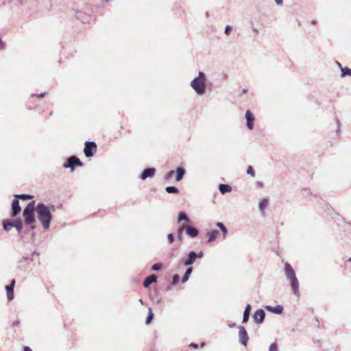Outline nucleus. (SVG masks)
<instances>
[{
	"label": "nucleus",
	"instance_id": "obj_1",
	"mask_svg": "<svg viewBox=\"0 0 351 351\" xmlns=\"http://www.w3.org/2000/svg\"><path fill=\"white\" fill-rule=\"evenodd\" d=\"M35 210L43 227L45 229H48L52 219V214L50 208L44 203L40 202L36 205Z\"/></svg>",
	"mask_w": 351,
	"mask_h": 351
},
{
	"label": "nucleus",
	"instance_id": "obj_2",
	"mask_svg": "<svg viewBox=\"0 0 351 351\" xmlns=\"http://www.w3.org/2000/svg\"><path fill=\"white\" fill-rule=\"evenodd\" d=\"M285 275L289 281L291 290L294 295H299V281L296 277L295 272L289 263L285 264Z\"/></svg>",
	"mask_w": 351,
	"mask_h": 351
},
{
	"label": "nucleus",
	"instance_id": "obj_3",
	"mask_svg": "<svg viewBox=\"0 0 351 351\" xmlns=\"http://www.w3.org/2000/svg\"><path fill=\"white\" fill-rule=\"evenodd\" d=\"M206 79L205 73L199 71L198 76L195 77L191 82V87L199 95H202L206 93Z\"/></svg>",
	"mask_w": 351,
	"mask_h": 351
},
{
	"label": "nucleus",
	"instance_id": "obj_4",
	"mask_svg": "<svg viewBox=\"0 0 351 351\" xmlns=\"http://www.w3.org/2000/svg\"><path fill=\"white\" fill-rule=\"evenodd\" d=\"M35 202L32 201L29 202L27 206L24 208L23 212V216L25 219V222L27 225H32L35 223Z\"/></svg>",
	"mask_w": 351,
	"mask_h": 351
},
{
	"label": "nucleus",
	"instance_id": "obj_5",
	"mask_svg": "<svg viewBox=\"0 0 351 351\" xmlns=\"http://www.w3.org/2000/svg\"><path fill=\"white\" fill-rule=\"evenodd\" d=\"M97 152V144L94 141H86L84 144V153L86 157L91 158Z\"/></svg>",
	"mask_w": 351,
	"mask_h": 351
},
{
	"label": "nucleus",
	"instance_id": "obj_6",
	"mask_svg": "<svg viewBox=\"0 0 351 351\" xmlns=\"http://www.w3.org/2000/svg\"><path fill=\"white\" fill-rule=\"evenodd\" d=\"M239 343L244 346H246L249 340V337L245 328L243 326H239Z\"/></svg>",
	"mask_w": 351,
	"mask_h": 351
},
{
	"label": "nucleus",
	"instance_id": "obj_7",
	"mask_svg": "<svg viewBox=\"0 0 351 351\" xmlns=\"http://www.w3.org/2000/svg\"><path fill=\"white\" fill-rule=\"evenodd\" d=\"M156 172V170L154 167L146 168L141 172L138 178L142 180H145L147 178H153L155 176Z\"/></svg>",
	"mask_w": 351,
	"mask_h": 351
},
{
	"label": "nucleus",
	"instance_id": "obj_8",
	"mask_svg": "<svg viewBox=\"0 0 351 351\" xmlns=\"http://www.w3.org/2000/svg\"><path fill=\"white\" fill-rule=\"evenodd\" d=\"M21 211V208L19 204V201L18 198H14L12 202V208H11V216L12 217H16Z\"/></svg>",
	"mask_w": 351,
	"mask_h": 351
},
{
	"label": "nucleus",
	"instance_id": "obj_9",
	"mask_svg": "<svg viewBox=\"0 0 351 351\" xmlns=\"http://www.w3.org/2000/svg\"><path fill=\"white\" fill-rule=\"evenodd\" d=\"M265 318V313L263 309H258L253 315V319L256 324H261L264 322Z\"/></svg>",
	"mask_w": 351,
	"mask_h": 351
},
{
	"label": "nucleus",
	"instance_id": "obj_10",
	"mask_svg": "<svg viewBox=\"0 0 351 351\" xmlns=\"http://www.w3.org/2000/svg\"><path fill=\"white\" fill-rule=\"evenodd\" d=\"M182 228L183 229L185 230L186 234L191 238L196 237L199 234V230H197V228L193 226L186 225L184 226Z\"/></svg>",
	"mask_w": 351,
	"mask_h": 351
},
{
	"label": "nucleus",
	"instance_id": "obj_11",
	"mask_svg": "<svg viewBox=\"0 0 351 351\" xmlns=\"http://www.w3.org/2000/svg\"><path fill=\"white\" fill-rule=\"evenodd\" d=\"M15 280L12 279L10 283V285L5 287L7 291V298L8 301H11L14 298V288L15 286Z\"/></svg>",
	"mask_w": 351,
	"mask_h": 351
},
{
	"label": "nucleus",
	"instance_id": "obj_12",
	"mask_svg": "<svg viewBox=\"0 0 351 351\" xmlns=\"http://www.w3.org/2000/svg\"><path fill=\"white\" fill-rule=\"evenodd\" d=\"M245 119L247 121V128L252 130L254 128V121L255 118L250 110H247L245 112Z\"/></svg>",
	"mask_w": 351,
	"mask_h": 351
},
{
	"label": "nucleus",
	"instance_id": "obj_13",
	"mask_svg": "<svg viewBox=\"0 0 351 351\" xmlns=\"http://www.w3.org/2000/svg\"><path fill=\"white\" fill-rule=\"evenodd\" d=\"M195 251H191L188 254L186 259L182 261L184 266H191L195 262Z\"/></svg>",
	"mask_w": 351,
	"mask_h": 351
},
{
	"label": "nucleus",
	"instance_id": "obj_14",
	"mask_svg": "<svg viewBox=\"0 0 351 351\" xmlns=\"http://www.w3.org/2000/svg\"><path fill=\"white\" fill-rule=\"evenodd\" d=\"M157 280V276L153 274L146 277L143 281V285L144 287L147 288L151 284L156 282Z\"/></svg>",
	"mask_w": 351,
	"mask_h": 351
},
{
	"label": "nucleus",
	"instance_id": "obj_15",
	"mask_svg": "<svg viewBox=\"0 0 351 351\" xmlns=\"http://www.w3.org/2000/svg\"><path fill=\"white\" fill-rule=\"evenodd\" d=\"M265 308L268 311L278 315L281 314L283 312V306L282 305H277L276 306L267 305L265 306Z\"/></svg>",
	"mask_w": 351,
	"mask_h": 351
},
{
	"label": "nucleus",
	"instance_id": "obj_16",
	"mask_svg": "<svg viewBox=\"0 0 351 351\" xmlns=\"http://www.w3.org/2000/svg\"><path fill=\"white\" fill-rule=\"evenodd\" d=\"M77 19L80 20L83 23H90L93 21V17L90 15L86 14L82 12H77Z\"/></svg>",
	"mask_w": 351,
	"mask_h": 351
},
{
	"label": "nucleus",
	"instance_id": "obj_17",
	"mask_svg": "<svg viewBox=\"0 0 351 351\" xmlns=\"http://www.w3.org/2000/svg\"><path fill=\"white\" fill-rule=\"evenodd\" d=\"M2 224H3V228L4 230L8 232L12 228H14V219H4V220H3Z\"/></svg>",
	"mask_w": 351,
	"mask_h": 351
},
{
	"label": "nucleus",
	"instance_id": "obj_18",
	"mask_svg": "<svg viewBox=\"0 0 351 351\" xmlns=\"http://www.w3.org/2000/svg\"><path fill=\"white\" fill-rule=\"evenodd\" d=\"M251 309H252L251 304H247L245 308L244 311H243V320H242L243 323L245 324L248 322L249 317L250 315Z\"/></svg>",
	"mask_w": 351,
	"mask_h": 351
},
{
	"label": "nucleus",
	"instance_id": "obj_19",
	"mask_svg": "<svg viewBox=\"0 0 351 351\" xmlns=\"http://www.w3.org/2000/svg\"><path fill=\"white\" fill-rule=\"evenodd\" d=\"M73 156L69 157L66 161V162L64 164L63 167L65 169L71 168V171H73L74 169L76 167L75 165V160H73Z\"/></svg>",
	"mask_w": 351,
	"mask_h": 351
},
{
	"label": "nucleus",
	"instance_id": "obj_20",
	"mask_svg": "<svg viewBox=\"0 0 351 351\" xmlns=\"http://www.w3.org/2000/svg\"><path fill=\"white\" fill-rule=\"evenodd\" d=\"M176 181L179 182L183 178L184 174L186 173V171L184 167H177V169L176 170Z\"/></svg>",
	"mask_w": 351,
	"mask_h": 351
},
{
	"label": "nucleus",
	"instance_id": "obj_21",
	"mask_svg": "<svg viewBox=\"0 0 351 351\" xmlns=\"http://www.w3.org/2000/svg\"><path fill=\"white\" fill-rule=\"evenodd\" d=\"M14 227L16 229L19 234H20L23 229V221L19 217L14 219Z\"/></svg>",
	"mask_w": 351,
	"mask_h": 351
},
{
	"label": "nucleus",
	"instance_id": "obj_22",
	"mask_svg": "<svg viewBox=\"0 0 351 351\" xmlns=\"http://www.w3.org/2000/svg\"><path fill=\"white\" fill-rule=\"evenodd\" d=\"M219 190L221 194H225L226 193H230L232 191V187L230 185L227 184H220L219 186Z\"/></svg>",
	"mask_w": 351,
	"mask_h": 351
},
{
	"label": "nucleus",
	"instance_id": "obj_23",
	"mask_svg": "<svg viewBox=\"0 0 351 351\" xmlns=\"http://www.w3.org/2000/svg\"><path fill=\"white\" fill-rule=\"evenodd\" d=\"M269 204V200L267 198H263L261 199L258 203V207L261 211L263 212L265 209L267 207Z\"/></svg>",
	"mask_w": 351,
	"mask_h": 351
},
{
	"label": "nucleus",
	"instance_id": "obj_24",
	"mask_svg": "<svg viewBox=\"0 0 351 351\" xmlns=\"http://www.w3.org/2000/svg\"><path fill=\"white\" fill-rule=\"evenodd\" d=\"M181 221H185L187 222L190 221V218L188 217L186 213L184 211H181L179 213L178 221L180 222Z\"/></svg>",
	"mask_w": 351,
	"mask_h": 351
},
{
	"label": "nucleus",
	"instance_id": "obj_25",
	"mask_svg": "<svg viewBox=\"0 0 351 351\" xmlns=\"http://www.w3.org/2000/svg\"><path fill=\"white\" fill-rule=\"evenodd\" d=\"M218 234H219L218 230H213L211 232H208V242H211V241H214L216 239Z\"/></svg>",
	"mask_w": 351,
	"mask_h": 351
},
{
	"label": "nucleus",
	"instance_id": "obj_26",
	"mask_svg": "<svg viewBox=\"0 0 351 351\" xmlns=\"http://www.w3.org/2000/svg\"><path fill=\"white\" fill-rule=\"evenodd\" d=\"M14 197L22 199V200H28L32 199L34 196L29 194H16L14 195Z\"/></svg>",
	"mask_w": 351,
	"mask_h": 351
},
{
	"label": "nucleus",
	"instance_id": "obj_27",
	"mask_svg": "<svg viewBox=\"0 0 351 351\" xmlns=\"http://www.w3.org/2000/svg\"><path fill=\"white\" fill-rule=\"evenodd\" d=\"M340 75L341 77H345L347 75L351 76V69L346 66L341 68Z\"/></svg>",
	"mask_w": 351,
	"mask_h": 351
},
{
	"label": "nucleus",
	"instance_id": "obj_28",
	"mask_svg": "<svg viewBox=\"0 0 351 351\" xmlns=\"http://www.w3.org/2000/svg\"><path fill=\"white\" fill-rule=\"evenodd\" d=\"M165 191L168 193L178 194L179 193L178 189L173 186H167Z\"/></svg>",
	"mask_w": 351,
	"mask_h": 351
},
{
	"label": "nucleus",
	"instance_id": "obj_29",
	"mask_svg": "<svg viewBox=\"0 0 351 351\" xmlns=\"http://www.w3.org/2000/svg\"><path fill=\"white\" fill-rule=\"evenodd\" d=\"M153 317H154V313L152 311V308H149V313H148V315H147V317L146 321H145L146 324H149L152 322Z\"/></svg>",
	"mask_w": 351,
	"mask_h": 351
},
{
	"label": "nucleus",
	"instance_id": "obj_30",
	"mask_svg": "<svg viewBox=\"0 0 351 351\" xmlns=\"http://www.w3.org/2000/svg\"><path fill=\"white\" fill-rule=\"evenodd\" d=\"M216 225H217V226H218V227L220 228V230L223 232V237H226V234H227V232H228V230H227L226 227V226H224V224H223V223H221V222H217V223H216Z\"/></svg>",
	"mask_w": 351,
	"mask_h": 351
},
{
	"label": "nucleus",
	"instance_id": "obj_31",
	"mask_svg": "<svg viewBox=\"0 0 351 351\" xmlns=\"http://www.w3.org/2000/svg\"><path fill=\"white\" fill-rule=\"evenodd\" d=\"M73 160H75L76 167H82L83 162L75 156H73Z\"/></svg>",
	"mask_w": 351,
	"mask_h": 351
},
{
	"label": "nucleus",
	"instance_id": "obj_32",
	"mask_svg": "<svg viewBox=\"0 0 351 351\" xmlns=\"http://www.w3.org/2000/svg\"><path fill=\"white\" fill-rule=\"evenodd\" d=\"M162 269L161 263H155L152 266V270L153 271H160Z\"/></svg>",
	"mask_w": 351,
	"mask_h": 351
},
{
	"label": "nucleus",
	"instance_id": "obj_33",
	"mask_svg": "<svg viewBox=\"0 0 351 351\" xmlns=\"http://www.w3.org/2000/svg\"><path fill=\"white\" fill-rule=\"evenodd\" d=\"M247 173L250 175L252 177L255 176V171L252 166H248L247 169Z\"/></svg>",
	"mask_w": 351,
	"mask_h": 351
},
{
	"label": "nucleus",
	"instance_id": "obj_34",
	"mask_svg": "<svg viewBox=\"0 0 351 351\" xmlns=\"http://www.w3.org/2000/svg\"><path fill=\"white\" fill-rule=\"evenodd\" d=\"M180 280V276L178 274H174L172 277V285H176L178 284Z\"/></svg>",
	"mask_w": 351,
	"mask_h": 351
},
{
	"label": "nucleus",
	"instance_id": "obj_35",
	"mask_svg": "<svg viewBox=\"0 0 351 351\" xmlns=\"http://www.w3.org/2000/svg\"><path fill=\"white\" fill-rule=\"evenodd\" d=\"M269 351H278V345L276 343H273L269 346Z\"/></svg>",
	"mask_w": 351,
	"mask_h": 351
},
{
	"label": "nucleus",
	"instance_id": "obj_36",
	"mask_svg": "<svg viewBox=\"0 0 351 351\" xmlns=\"http://www.w3.org/2000/svg\"><path fill=\"white\" fill-rule=\"evenodd\" d=\"M175 171L173 170H171L169 171V172H167L165 175V180H169L170 179L173 175L174 174Z\"/></svg>",
	"mask_w": 351,
	"mask_h": 351
},
{
	"label": "nucleus",
	"instance_id": "obj_37",
	"mask_svg": "<svg viewBox=\"0 0 351 351\" xmlns=\"http://www.w3.org/2000/svg\"><path fill=\"white\" fill-rule=\"evenodd\" d=\"M167 240L169 243L171 244L174 241V235L173 233H169L167 235Z\"/></svg>",
	"mask_w": 351,
	"mask_h": 351
},
{
	"label": "nucleus",
	"instance_id": "obj_38",
	"mask_svg": "<svg viewBox=\"0 0 351 351\" xmlns=\"http://www.w3.org/2000/svg\"><path fill=\"white\" fill-rule=\"evenodd\" d=\"M232 30V27L230 26V25H226V27H225V30H224V33L226 34V35H229L231 32V31Z\"/></svg>",
	"mask_w": 351,
	"mask_h": 351
},
{
	"label": "nucleus",
	"instance_id": "obj_39",
	"mask_svg": "<svg viewBox=\"0 0 351 351\" xmlns=\"http://www.w3.org/2000/svg\"><path fill=\"white\" fill-rule=\"evenodd\" d=\"M182 229L183 228H179L178 230V239L180 241H182Z\"/></svg>",
	"mask_w": 351,
	"mask_h": 351
},
{
	"label": "nucleus",
	"instance_id": "obj_40",
	"mask_svg": "<svg viewBox=\"0 0 351 351\" xmlns=\"http://www.w3.org/2000/svg\"><path fill=\"white\" fill-rule=\"evenodd\" d=\"M195 259L201 258L204 256V253L202 251H200L199 252H195Z\"/></svg>",
	"mask_w": 351,
	"mask_h": 351
},
{
	"label": "nucleus",
	"instance_id": "obj_41",
	"mask_svg": "<svg viewBox=\"0 0 351 351\" xmlns=\"http://www.w3.org/2000/svg\"><path fill=\"white\" fill-rule=\"evenodd\" d=\"M189 274H186V273H184V276H182V282L184 283L186 282V281H188L189 278Z\"/></svg>",
	"mask_w": 351,
	"mask_h": 351
},
{
	"label": "nucleus",
	"instance_id": "obj_42",
	"mask_svg": "<svg viewBox=\"0 0 351 351\" xmlns=\"http://www.w3.org/2000/svg\"><path fill=\"white\" fill-rule=\"evenodd\" d=\"M45 95H46V93H45V92H44V93H40L39 95H37V97H40V98H42V97H44L45 96ZM36 96V95L32 94V96H31V97L33 99V98H34Z\"/></svg>",
	"mask_w": 351,
	"mask_h": 351
},
{
	"label": "nucleus",
	"instance_id": "obj_43",
	"mask_svg": "<svg viewBox=\"0 0 351 351\" xmlns=\"http://www.w3.org/2000/svg\"><path fill=\"white\" fill-rule=\"evenodd\" d=\"M193 272V267H191V266H189V267H187L185 273L186 274H189V276H190L191 274V273Z\"/></svg>",
	"mask_w": 351,
	"mask_h": 351
},
{
	"label": "nucleus",
	"instance_id": "obj_44",
	"mask_svg": "<svg viewBox=\"0 0 351 351\" xmlns=\"http://www.w3.org/2000/svg\"><path fill=\"white\" fill-rule=\"evenodd\" d=\"M276 5L281 6L283 4V0H274Z\"/></svg>",
	"mask_w": 351,
	"mask_h": 351
},
{
	"label": "nucleus",
	"instance_id": "obj_45",
	"mask_svg": "<svg viewBox=\"0 0 351 351\" xmlns=\"http://www.w3.org/2000/svg\"><path fill=\"white\" fill-rule=\"evenodd\" d=\"M189 347L193 348H195V349H197V348H198V344L195 343H191L189 345Z\"/></svg>",
	"mask_w": 351,
	"mask_h": 351
},
{
	"label": "nucleus",
	"instance_id": "obj_46",
	"mask_svg": "<svg viewBox=\"0 0 351 351\" xmlns=\"http://www.w3.org/2000/svg\"><path fill=\"white\" fill-rule=\"evenodd\" d=\"M337 128V133L338 134L339 132V127H340V123L339 121L337 119L336 121Z\"/></svg>",
	"mask_w": 351,
	"mask_h": 351
},
{
	"label": "nucleus",
	"instance_id": "obj_47",
	"mask_svg": "<svg viewBox=\"0 0 351 351\" xmlns=\"http://www.w3.org/2000/svg\"><path fill=\"white\" fill-rule=\"evenodd\" d=\"M23 351H32L29 346H24L23 348Z\"/></svg>",
	"mask_w": 351,
	"mask_h": 351
},
{
	"label": "nucleus",
	"instance_id": "obj_48",
	"mask_svg": "<svg viewBox=\"0 0 351 351\" xmlns=\"http://www.w3.org/2000/svg\"><path fill=\"white\" fill-rule=\"evenodd\" d=\"M4 46H5L4 43L0 39V49H3Z\"/></svg>",
	"mask_w": 351,
	"mask_h": 351
},
{
	"label": "nucleus",
	"instance_id": "obj_49",
	"mask_svg": "<svg viewBox=\"0 0 351 351\" xmlns=\"http://www.w3.org/2000/svg\"><path fill=\"white\" fill-rule=\"evenodd\" d=\"M23 0H17V4L19 5H23Z\"/></svg>",
	"mask_w": 351,
	"mask_h": 351
},
{
	"label": "nucleus",
	"instance_id": "obj_50",
	"mask_svg": "<svg viewBox=\"0 0 351 351\" xmlns=\"http://www.w3.org/2000/svg\"><path fill=\"white\" fill-rule=\"evenodd\" d=\"M228 326L230 328H234L236 326V324L235 323L228 324Z\"/></svg>",
	"mask_w": 351,
	"mask_h": 351
},
{
	"label": "nucleus",
	"instance_id": "obj_51",
	"mask_svg": "<svg viewBox=\"0 0 351 351\" xmlns=\"http://www.w3.org/2000/svg\"><path fill=\"white\" fill-rule=\"evenodd\" d=\"M336 64L337 65V66H338L339 68H340V69H341V68H343V67H342V66H341V63H340V62H337V61H336Z\"/></svg>",
	"mask_w": 351,
	"mask_h": 351
},
{
	"label": "nucleus",
	"instance_id": "obj_52",
	"mask_svg": "<svg viewBox=\"0 0 351 351\" xmlns=\"http://www.w3.org/2000/svg\"><path fill=\"white\" fill-rule=\"evenodd\" d=\"M19 324V320H16V321H15V322L13 323V325H14V326H17Z\"/></svg>",
	"mask_w": 351,
	"mask_h": 351
},
{
	"label": "nucleus",
	"instance_id": "obj_53",
	"mask_svg": "<svg viewBox=\"0 0 351 351\" xmlns=\"http://www.w3.org/2000/svg\"><path fill=\"white\" fill-rule=\"evenodd\" d=\"M28 259H29V257H27V256H23V257H22V260H23V261H27V260H28Z\"/></svg>",
	"mask_w": 351,
	"mask_h": 351
},
{
	"label": "nucleus",
	"instance_id": "obj_54",
	"mask_svg": "<svg viewBox=\"0 0 351 351\" xmlns=\"http://www.w3.org/2000/svg\"><path fill=\"white\" fill-rule=\"evenodd\" d=\"M256 184H257L258 186H263V184L261 182H257Z\"/></svg>",
	"mask_w": 351,
	"mask_h": 351
},
{
	"label": "nucleus",
	"instance_id": "obj_55",
	"mask_svg": "<svg viewBox=\"0 0 351 351\" xmlns=\"http://www.w3.org/2000/svg\"><path fill=\"white\" fill-rule=\"evenodd\" d=\"M311 23L313 24V25H315L316 24V21L313 20L311 21Z\"/></svg>",
	"mask_w": 351,
	"mask_h": 351
},
{
	"label": "nucleus",
	"instance_id": "obj_56",
	"mask_svg": "<svg viewBox=\"0 0 351 351\" xmlns=\"http://www.w3.org/2000/svg\"><path fill=\"white\" fill-rule=\"evenodd\" d=\"M247 92V89L244 88L243 89V93H246Z\"/></svg>",
	"mask_w": 351,
	"mask_h": 351
},
{
	"label": "nucleus",
	"instance_id": "obj_57",
	"mask_svg": "<svg viewBox=\"0 0 351 351\" xmlns=\"http://www.w3.org/2000/svg\"><path fill=\"white\" fill-rule=\"evenodd\" d=\"M204 346V343H202L200 344V347H201V348H203Z\"/></svg>",
	"mask_w": 351,
	"mask_h": 351
},
{
	"label": "nucleus",
	"instance_id": "obj_58",
	"mask_svg": "<svg viewBox=\"0 0 351 351\" xmlns=\"http://www.w3.org/2000/svg\"><path fill=\"white\" fill-rule=\"evenodd\" d=\"M51 208H52V210L54 211L55 210V206H51Z\"/></svg>",
	"mask_w": 351,
	"mask_h": 351
},
{
	"label": "nucleus",
	"instance_id": "obj_59",
	"mask_svg": "<svg viewBox=\"0 0 351 351\" xmlns=\"http://www.w3.org/2000/svg\"><path fill=\"white\" fill-rule=\"evenodd\" d=\"M139 302L143 304V300L142 299H140L139 300Z\"/></svg>",
	"mask_w": 351,
	"mask_h": 351
},
{
	"label": "nucleus",
	"instance_id": "obj_60",
	"mask_svg": "<svg viewBox=\"0 0 351 351\" xmlns=\"http://www.w3.org/2000/svg\"><path fill=\"white\" fill-rule=\"evenodd\" d=\"M11 1H12V0H8V2L10 3Z\"/></svg>",
	"mask_w": 351,
	"mask_h": 351
},
{
	"label": "nucleus",
	"instance_id": "obj_61",
	"mask_svg": "<svg viewBox=\"0 0 351 351\" xmlns=\"http://www.w3.org/2000/svg\"><path fill=\"white\" fill-rule=\"evenodd\" d=\"M349 261H351V258H349Z\"/></svg>",
	"mask_w": 351,
	"mask_h": 351
}]
</instances>
